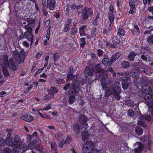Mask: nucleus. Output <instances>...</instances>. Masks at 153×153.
<instances>
[{"label": "nucleus", "instance_id": "1", "mask_svg": "<svg viewBox=\"0 0 153 153\" xmlns=\"http://www.w3.org/2000/svg\"><path fill=\"white\" fill-rule=\"evenodd\" d=\"M13 57L11 58L9 61L7 56H4L2 66L3 72L5 76H7L9 75L7 68H9L13 71L16 70V66L15 64L16 61L19 64L24 62L25 57V53L23 51H22L19 54L16 51H15L13 53Z\"/></svg>", "mask_w": 153, "mask_h": 153}, {"label": "nucleus", "instance_id": "2", "mask_svg": "<svg viewBox=\"0 0 153 153\" xmlns=\"http://www.w3.org/2000/svg\"><path fill=\"white\" fill-rule=\"evenodd\" d=\"M142 90L144 94H147L145 98L146 104L149 107V112L153 115V95L149 94L152 92L151 89L148 85H145L142 87Z\"/></svg>", "mask_w": 153, "mask_h": 153}, {"label": "nucleus", "instance_id": "3", "mask_svg": "<svg viewBox=\"0 0 153 153\" xmlns=\"http://www.w3.org/2000/svg\"><path fill=\"white\" fill-rule=\"evenodd\" d=\"M7 137L6 140V143L7 145L10 146H13L14 148L13 149V153H19V148L20 147L22 144V142L19 137L17 135L15 136L14 142L12 140V137L10 133H8Z\"/></svg>", "mask_w": 153, "mask_h": 153}, {"label": "nucleus", "instance_id": "4", "mask_svg": "<svg viewBox=\"0 0 153 153\" xmlns=\"http://www.w3.org/2000/svg\"><path fill=\"white\" fill-rule=\"evenodd\" d=\"M96 76L97 77L99 76L101 77V82L102 88L104 89L105 85H107L110 82V80L107 79V71L106 70L101 69L100 65H97L96 67Z\"/></svg>", "mask_w": 153, "mask_h": 153}, {"label": "nucleus", "instance_id": "5", "mask_svg": "<svg viewBox=\"0 0 153 153\" xmlns=\"http://www.w3.org/2000/svg\"><path fill=\"white\" fill-rule=\"evenodd\" d=\"M30 16L27 15V16H25L24 18V20L25 21H23L22 22L24 24H26V22L27 23L28 26H25V28L26 30V32L25 33V36L28 39V41L30 42V45H31L33 42V36L32 35L31 33L32 32V29L31 28V25L34 23V21L33 20H30L29 19Z\"/></svg>", "mask_w": 153, "mask_h": 153}, {"label": "nucleus", "instance_id": "6", "mask_svg": "<svg viewBox=\"0 0 153 153\" xmlns=\"http://www.w3.org/2000/svg\"><path fill=\"white\" fill-rule=\"evenodd\" d=\"M51 104H49L45 108L36 110L33 108L32 109V110L35 111L36 112V113H37L41 117L48 119L49 118V117L45 114H42L41 113V111L44 110L46 111L49 110L51 108Z\"/></svg>", "mask_w": 153, "mask_h": 153}, {"label": "nucleus", "instance_id": "7", "mask_svg": "<svg viewBox=\"0 0 153 153\" xmlns=\"http://www.w3.org/2000/svg\"><path fill=\"white\" fill-rule=\"evenodd\" d=\"M93 142L91 141H88L84 144L82 151L85 153H89V150L94 146Z\"/></svg>", "mask_w": 153, "mask_h": 153}, {"label": "nucleus", "instance_id": "8", "mask_svg": "<svg viewBox=\"0 0 153 153\" xmlns=\"http://www.w3.org/2000/svg\"><path fill=\"white\" fill-rule=\"evenodd\" d=\"M93 13V11L91 8L84 9L82 11L83 19H87L89 16H92Z\"/></svg>", "mask_w": 153, "mask_h": 153}, {"label": "nucleus", "instance_id": "9", "mask_svg": "<svg viewBox=\"0 0 153 153\" xmlns=\"http://www.w3.org/2000/svg\"><path fill=\"white\" fill-rule=\"evenodd\" d=\"M57 90L56 88L52 87L50 89L49 94L45 97L46 100H49L52 98L54 93L57 92Z\"/></svg>", "mask_w": 153, "mask_h": 153}, {"label": "nucleus", "instance_id": "10", "mask_svg": "<svg viewBox=\"0 0 153 153\" xmlns=\"http://www.w3.org/2000/svg\"><path fill=\"white\" fill-rule=\"evenodd\" d=\"M134 146L135 149V153H139L143 149V145L141 143L137 142L134 144Z\"/></svg>", "mask_w": 153, "mask_h": 153}, {"label": "nucleus", "instance_id": "11", "mask_svg": "<svg viewBox=\"0 0 153 153\" xmlns=\"http://www.w3.org/2000/svg\"><path fill=\"white\" fill-rule=\"evenodd\" d=\"M21 119L28 122H30L33 120V117L30 114H26L22 115Z\"/></svg>", "mask_w": 153, "mask_h": 153}, {"label": "nucleus", "instance_id": "12", "mask_svg": "<svg viewBox=\"0 0 153 153\" xmlns=\"http://www.w3.org/2000/svg\"><path fill=\"white\" fill-rule=\"evenodd\" d=\"M34 142L30 143L28 147L25 146H23L22 147L20 148V151L22 153L25 151L28 148L32 149L34 148L36 146V145L34 144Z\"/></svg>", "mask_w": 153, "mask_h": 153}, {"label": "nucleus", "instance_id": "13", "mask_svg": "<svg viewBox=\"0 0 153 153\" xmlns=\"http://www.w3.org/2000/svg\"><path fill=\"white\" fill-rule=\"evenodd\" d=\"M120 93V89L119 87L117 88V92H116L114 90H112V91L111 89H108L105 91V96L106 97H108L110 95L113 93L114 95L116 94L118 95V94Z\"/></svg>", "mask_w": 153, "mask_h": 153}, {"label": "nucleus", "instance_id": "14", "mask_svg": "<svg viewBox=\"0 0 153 153\" xmlns=\"http://www.w3.org/2000/svg\"><path fill=\"white\" fill-rule=\"evenodd\" d=\"M79 120V122L81 123L82 125H83L85 128H88V125L87 124L86 122L88 120L87 117H85L84 115H82L81 116Z\"/></svg>", "mask_w": 153, "mask_h": 153}, {"label": "nucleus", "instance_id": "15", "mask_svg": "<svg viewBox=\"0 0 153 153\" xmlns=\"http://www.w3.org/2000/svg\"><path fill=\"white\" fill-rule=\"evenodd\" d=\"M56 1L54 0H47V6L51 10L54 9Z\"/></svg>", "mask_w": 153, "mask_h": 153}, {"label": "nucleus", "instance_id": "16", "mask_svg": "<svg viewBox=\"0 0 153 153\" xmlns=\"http://www.w3.org/2000/svg\"><path fill=\"white\" fill-rule=\"evenodd\" d=\"M93 70H91V69L89 67H87L86 68L85 71V74L86 75V78L87 77V76H91L93 74Z\"/></svg>", "mask_w": 153, "mask_h": 153}, {"label": "nucleus", "instance_id": "17", "mask_svg": "<svg viewBox=\"0 0 153 153\" xmlns=\"http://www.w3.org/2000/svg\"><path fill=\"white\" fill-rule=\"evenodd\" d=\"M90 136L88 132L86 131L84 132L82 134V140L83 141H85L88 139Z\"/></svg>", "mask_w": 153, "mask_h": 153}, {"label": "nucleus", "instance_id": "18", "mask_svg": "<svg viewBox=\"0 0 153 153\" xmlns=\"http://www.w3.org/2000/svg\"><path fill=\"white\" fill-rule=\"evenodd\" d=\"M108 18L109 19L111 22V24L109 25H111V23H112L114 21V15L113 13V12L111 11L109 12L108 13Z\"/></svg>", "mask_w": 153, "mask_h": 153}, {"label": "nucleus", "instance_id": "19", "mask_svg": "<svg viewBox=\"0 0 153 153\" xmlns=\"http://www.w3.org/2000/svg\"><path fill=\"white\" fill-rule=\"evenodd\" d=\"M102 62L104 65L108 66L111 65L112 63L111 59L109 60L107 58H105L103 59Z\"/></svg>", "mask_w": 153, "mask_h": 153}, {"label": "nucleus", "instance_id": "20", "mask_svg": "<svg viewBox=\"0 0 153 153\" xmlns=\"http://www.w3.org/2000/svg\"><path fill=\"white\" fill-rule=\"evenodd\" d=\"M73 73V68L72 67H70L69 71L68 72V76L67 79L70 80L72 79L73 77V75L72 74Z\"/></svg>", "mask_w": 153, "mask_h": 153}, {"label": "nucleus", "instance_id": "21", "mask_svg": "<svg viewBox=\"0 0 153 153\" xmlns=\"http://www.w3.org/2000/svg\"><path fill=\"white\" fill-rule=\"evenodd\" d=\"M86 27V26H83L80 27L79 32L81 36L85 35V34L84 32V29Z\"/></svg>", "mask_w": 153, "mask_h": 153}, {"label": "nucleus", "instance_id": "22", "mask_svg": "<svg viewBox=\"0 0 153 153\" xmlns=\"http://www.w3.org/2000/svg\"><path fill=\"white\" fill-rule=\"evenodd\" d=\"M136 133L139 135H141L143 132L142 129L139 127H137L135 129Z\"/></svg>", "mask_w": 153, "mask_h": 153}, {"label": "nucleus", "instance_id": "23", "mask_svg": "<svg viewBox=\"0 0 153 153\" xmlns=\"http://www.w3.org/2000/svg\"><path fill=\"white\" fill-rule=\"evenodd\" d=\"M144 120L143 117L142 116H140L138 119V124L140 125L143 126L144 124Z\"/></svg>", "mask_w": 153, "mask_h": 153}, {"label": "nucleus", "instance_id": "24", "mask_svg": "<svg viewBox=\"0 0 153 153\" xmlns=\"http://www.w3.org/2000/svg\"><path fill=\"white\" fill-rule=\"evenodd\" d=\"M120 55L118 54H116L114 55L112 57L111 60L112 63L114 62L115 60L118 59Z\"/></svg>", "mask_w": 153, "mask_h": 153}, {"label": "nucleus", "instance_id": "25", "mask_svg": "<svg viewBox=\"0 0 153 153\" xmlns=\"http://www.w3.org/2000/svg\"><path fill=\"white\" fill-rule=\"evenodd\" d=\"M128 78H127L126 80L125 81L124 80L122 82V84L123 88L124 90L126 89L128 86V84L126 83V81H127V79L128 80Z\"/></svg>", "mask_w": 153, "mask_h": 153}, {"label": "nucleus", "instance_id": "26", "mask_svg": "<svg viewBox=\"0 0 153 153\" xmlns=\"http://www.w3.org/2000/svg\"><path fill=\"white\" fill-rule=\"evenodd\" d=\"M130 3L129 5L130 7L133 9H134L135 7L134 4V2H136L137 0H129Z\"/></svg>", "mask_w": 153, "mask_h": 153}, {"label": "nucleus", "instance_id": "27", "mask_svg": "<svg viewBox=\"0 0 153 153\" xmlns=\"http://www.w3.org/2000/svg\"><path fill=\"white\" fill-rule=\"evenodd\" d=\"M136 56L135 53L133 52H131L128 55V58L131 61H132L134 59V57Z\"/></svg>", "mask_w": 153, "mask_h": 153}, {"label": "nucleus", "instance_id": "28", "mask_svg": "<svg viewBox=\"0 0 153 153\" xmlns=\"http://www.w3.org/2000/svg\"><path fill=\"white\" fill-rule=\"evenodd\" d=\"M75 131L77 134H78L80 132V129L79 126L77 125H75L73 127Z\"/></svg>", "mask_w": 153, "mask_h": 153}, {"label": "nucleus", "instance_id": "29", "mask_svg": "<svg viewBox=\"0 0 153 153\" xmlns=\"http://www.w3.org/2000/svg\"><path fill=\"white\" fill-rule=\"evenodd\" d=\"M11 150L8 148H5L4 149V152H1V153H11Z\"/></svg>", "mask_w": 153, "mask_h": 153}, {"label": "nucleus", "instance_id": "30", "mask_svg": "<svg viewBox=\"0 0 153 153\" xmlns=\"http://www.w3.org/2000/svg\"><path fill=\"white\" fill-rule=\"evenodd\" d=\"M123 68H127L129 66V63L126 62H124L121 64Z\"/></svg>", "mask_w": 153, "mask_h": 153}, {"label": "nucleus", "instance_id": "31", "mask_svg": "<svg viewBox=\"0 0 153 153\" xmlns=\"http://www.w3.org/2000/svg\"><path fill=\"white\" fill-rule=\"evenodd\" d=\"M75 98L74 96H72L70 97L69 102L70 104H72L75 100Z\"/></svg>", "mask_w": 153, "mask_h": 153}, {"label": "nucleus", "instance_id": "32", "mask_svg": "<svg viewBox=\"0 0 153 153\" xmlns=\"http://www.w3.org/2000/svg\"><path fill=\"white\" fill-rule=\"evenodd\" d=\"M147 41L149 43L153 44V35L149 36L148 38Z\"/></svg>", "mask_w": 153, "mask_h": 153}, {"label": "nucleus", "instance_id": "33", "mask_svg": "<svg viewBox=\"0 0 153 153\" xmlns=\"http://www.w3.org/2000/svg\"><path fill=\"white\" fill-rule=\"evenodd\" d=\"M118 35H120L121 36H123L124 35V30L121 29H119L118 31Z\"/></svg>", "mask_w": 153, "mask_h": 153}, {"label": "nucleus", "instance_id": "34", "mask_svg": "<svg viewBox=\"0 0 153 153\" xmlns=\"http://www.w3.org/2000/svg\"><path fill=\"white\" fill-rule=\"evenodd\" d=\"M141 58L142 59L145 61H149L150 60L149 58H148V56H147L146 57L145 56L143 55H142Z\"/></svg>", "mask_w": 153, "mask_h": 153}, {"label": "nucleus", "instance_id": "35", "mask_svg": "<svg viewBox=\"0 0 153 153\" xmlns=\"http://www.w3.org/2000/svg\"><path fill=\"white\" fill-rule=\"evenodd\" d=\"M56 82L58 84H62L64 83V81L62 79L59 78L56 79Z\"/></svg>", "mask_w": 153, "mask_h": 153}, {"label": "nucleus", "instance_id": "36", "mask_svg": "<svg viewBox=\"0 0 153 153\" xmlns=\"http://www.w3.org/2000/svg\"><path fill=\"white\" fill-rule=\"evenodd\" d=\"M5 144V143L4 140L1 138L0 139V146H3ZM0 153H1L0 151Z\"/></svg>", "mask_w": 153, "mask_h": 153}, {"label": "nucleus", "instance_id": "37", "mask_svg": "<svg viewBox=\"0 0 153 153\" xmlns=\"http://www.w3.org/2000/svg\"><path fill=\"white\" fill-rule=\"evenodd\" d=\"M99 19L97 17L93 23V25H98L99 23Z\"/></svg>", "mask_w": 153, "mask_h": 153}, {"label": "nucleus", "instance_id": "38", "mask_svg": "<svg viewBox=\"0 0 153 153\" xmlns=\"http://www.w3.org/2000/svg\"><path fill=\"white\" fill-rule=\"evenodd\" d=\"M71 141V138L70 137H67L65 141V143H68Z\"/></svg>", "mask_w": 153, "mask_h": 153}, {"label": "nucleus", "instance_id": "39", "mask_svg": "<svg viewBox=\"0 0 153 153\" xmlns=\"http://www.w3.org/2000/svg\"><path fill=\"white\" fill-rule=\"evenodd\" d=\"M69 25L68 24H67L65 25V27L64 29V31L65 32H67L68 30V27H69Z\"/></svg>", "mask_w": 153, "mask_h": 153}, {"label": "nucleus", "instance_id": "40", "mask_svg": "<svg viewBox=\"0 0 153 153\" xmlns=\"http://www.w3.org/2000/svg\"><path fill=\"white\" fill-rule=\"evenodd\" d=\"M131 74V75H130V76L131 75L132 76V77H135V78H137V77H138L139 75L138 73H134V74H132V73Z\"/></svg>", "mask_w": 153, "mask_h": 153}, {"label": "nucleus", "instance_id": "41", "mask_svg": "<svg viewBox=\"0 0 153 153\" xmlns=\"http://www.w3.org/2000/svg\"><path fill=\"white\" fill-rule=\"evenodd\" d=\"M1 72L0 71V84H2L4 83V80L1 79V77H2V76L1 75Z\"/></svg>", "mask_w": 153, "mask_h": 153}, {"label": "nucleus", "instance_id": "42", "mask_svg": "<svg viewBox=\"0 0 153 153\" xmlns=\"http://www.w3.org/2000/svg\"><path fill=\"white\" fill-rule=\"evenodd\" d=\"M23 45L26 47H28L29 46V44L26 41H24L22 42Z\"/></svg>", "mask_w": 153, "mask_h": 153}, {"label": "nucleus", "instance_id": "43", "mask_svg": "<svg viewBox=\"0 0 153 153\" xmlns=\"http://www.w3.org/2000/svg\"><path fill=\"white\" fill-rule=\"evenodd\" d=\"M134 27L136 30V31L138 33H139V28L137 25H134Z\"/></svg>", "mask_w": 153, "mask_h": 153}, {"label": "nucleus", "instance_id": "44", "mask_svg": "<svg viewBox=\"0 0 153 153\" xmlns=\"http://www.w3.org/2000/svg\"><path fill=\"white\" fill-rule=\"evenodd\" d=\"M98 150L97 149H93L91 152H89V153H98Z\"/></svg>", "mask_w": 153, "mask_h": 153}, {"label": "nucleus", "instance_id": "45", "mask_svg": "<svg viewBox=\"0 0 153 153\" xmlns=\"http://www.w3.org/2000/svg\"><path fill=\"white\" fill-rule=\"evenodd\" d=\"M134 113L133 111L131 110H129L128 111V114L130 116H132Z\"/></svg>", "mask_w": 153, "mask_h": 153}, {"label": "nucleus", "instance_id": "46", "mask_svg": "<svg viewBox=\"0 0 153 153\" xmlns=\"http://www.w3.org/2000/svg\"><path fill=\"white\" fill-rule=\"evenodd\" d=\"M152 143V141L151 140H149L148 143V146L149 148V149H150V146H151Z\"/></svg>", "mask_w": 153, "mask_h": 153}, {"label": "nucleus", "instance_id": "47", "mask_svg": "<svg viewBox=\"0 0 153 153\" xmlns=\"http://www.w3.org/2000/svg\"><path fill=\"white\" fill-rule=\"evenodd\" d=\"M70 84H68L64 86L63 88V89L65 90H67L69 87Z\"/></svg>", "mask_w": 153, "mask_h": 153}, {"label": "nucleus", "instance_id": "48", "mask_svg": "<svg viewBox=\"0 0 153 153\" xmlns=\"http://www.w3.org/2000/svg\"><path fill=\"white\" fill-rule=\"evenodd\" d=\"M43 69H44V68H41V69H39L36 72L35 74L37 75L38 74L41 73L42 72V71L43 70Z\"/></svg>", "mask_w": 153, "mask_h": 153}, {"label": "nucleus", "instance_id": "49", "mask_svg": "<svg viewBox=\"0 0 153 153\" xmlns=\"http://www.w3.org/2000/svg\"><path fill=\"white\" fill-rule=\"evenodd\" d=\"M51 149H54V148H55L56 145L54 143H51Z\"/></svg>", "mask_w": 153, "mask_h": 153}, {"label": "nucleus", "instance_id": "50", "mask_svg": "<svg viewBox=\"0 0 153 153\" xmlns=\"http://www.w3.org/2000/svg\"><path fill=\"white\" fill-rule=\"evenodd\" d=\"M77 32V30L76 27H74V29L72 30V33L73 34H75Z\"/></svg>", "mask_w": 153, "mask_h": 153}, {"label": "nucleus", "instance_id": "51", "mask_svg": "<svg viewBox=\"0 0 153 153\" xmlns=\"http://www.w3.org/2000/svg\"><path fill=\"white\" fill-rule=\"evenodd\" d=\"M98 55L99 56H101L102 53V51L101 50H98Z\"/></svg>", "mask_w": 153, "mask_h": 153}, {"label": "nucleus", "instance_id": "52", "mask_svg": "<svg viewBox=\"0 0 153 153\" xmlns=\"http://www.w3.org/2000/svg\"><path fill=\"white\" fill-rule=\"evenodd\" d=\"M42 54V52H39L36 54V57H40L41 56Z\"/></svg>", "mask_w": 153, "mask_h": 153}, {"label": "nucleus", "instance_id": "53", "mask_svg": "<svg viewBox=\"0 0 153 153\" xmlns=\"http://www.w3.org/2000/svg\"><path fill=\"white\" fill-rule=\"evenodd\" d=\"M120 41L119 39L117 38L116 40H114V43L116 44L119 43L120 42Z\"/></svg>", "mask_w": 153, "mask_h": 153}, {"label": "nucleus", "instance_id": "54", "mask_svg": "<svg viewBox=\"0 0 153 153\" xmlns=\"http://www.w3.org/2000/svg\"><path fill=\"white\" fill-rule=\"evenodd\" d=\"M144 4L145 5L147 2L149 3L151 0H143Z\"/></svg>", "mask_w": 153, "mask_h": 153}, {"label": "nucleus", "instance_id": "55", "mask_svg": "<svg viewBox=\"0 0 153 153\" xmlns=\"http://www.w3.org/2000/svg\"><path fill=\"white\" fill-rule=\"evenodd\" d=\"M108 71H111V72L113 73V76H114L115 75V74L114 73L113 70V69H112V68H108Z\"/></svg>", "mask_w": 153, "mask_h": 153}, {"label": "nucleus", "instance_id": "56", "mask_svg": "<svg viewBox=\"0 0 153 153\" xmlns=\"http://www.w3.org/2000/svg\"><path fill=\"white\" fill-rule=\"evenodd\" d=\"M64 143V141L63 140H61V142H60L59 144V146L60 147H62V146L63 145V144Z\"/></svg>", "mask_w": 153, "mask_h": 153}, {"label": "nucleus", "instance_id": "57", "mask_svg": "<svg viewBox=\"0 0 153 153\" xmlns=\"http://www.w3.org/2000/svg\"><path fill=\"white\" fill-rule=\"evenodd\" d=\"M6 94V92L5 91H2L0 93V96L3 97V95Z\"/></svg>", "mask_w": 153, "mask_h": 153}, {"label": "nucleus", "instance_id": "58", "mask_svg": "<svg viewBox=\"0 0 153 153\" xmlns=\"http://www.w3.org/2000/svg\"><path fill=\"white\" fill-rule=\"evenodd\" d=\"M109 9L110 10V12H111V11L113 12L112 11L114 9L113 6L112 5H110L109 7Z\"/></svg>", "mask_w": 153, "mask_h": 153}, {"label": "nucleus", "instance_id": "59", "mask_svg": "<svg viewBox=\"0 0 153 153\" xmlns=\"http://www.w3.org/2000/svg\"><path fill=\"white\" fill-rule=\"evenodd\" d=\"M145 119H146L147 120H149L151 119V117L149 116H147L145 117Z\"/></svg>", "mask_w": 153, "mask_h": 153}, {"label": "nucleus", "instance_id": "60", "mask_svg": "<svg viewBox=\"0 0 153 153\" xmlns=\"http://www.w3.org/2000/svg\"><path fill=\"white\" fill-rule=\"evenodd\" d=\"M40 27V25H39V26L37 28L36 30L35 31V33L36 34H37V33L38 31V30L39 29V28Z\"/></svg>", "mask_w": 153, "mask_h": 153}, {"label": "nucleus", "instance_id": "61", "mask_svg": "<svg viewBox=\"0 0 153 153\" xmlns=\"http://www.w3.org/2000/svg\"><path fill=\"white\" fill-rule=\"evenodd\" d=\"M47 76L45 74V73H43L41 76L40 77L46 78L47 77Z\"/></svg>", "mask_w": 153, "mask_h": 153}, {"label": "nucleus", "instance_id": "62", "mask_svg": "<svg viewBox=\"0 0 153 153\" xmlns=\"http://www.w3.org/2000/svg\"><path fill=\"white\" fill-rule=\"evenodd\" d=\"M46 81V80L43 79H39V80H38L39 82H45Z\"/></svg>", "mask_w": 153, "mask_h": 153}, {"label": "nucleus", "instance_id": "63", "mask_svg": "<svg viewBox=\"0 0 153 153\" xmlns=\"http://www.w3.org/2000/svg\"><path fill=\"white\" fill-rule=\"evenodd\" d=\"M49 56H46L45 58V60L46 62H48V61Z\"/></svg>", "mask_w": 153, "mask_h": 153}, {"label": "nucleus", "instance_id": "64", "mask_svg": "<svg viewBox=\"0 0 153 153\" xmlns=\"http://www.w3.org/2000/svg\"><path fill=\"white\" fill-rule=\"evenodd\" d=\"M86 42H82V43L80 44V46L81 47H83L85 44Z\"/></svg>", "mask_w": 153, "mask_h": 153}]
</instances>
